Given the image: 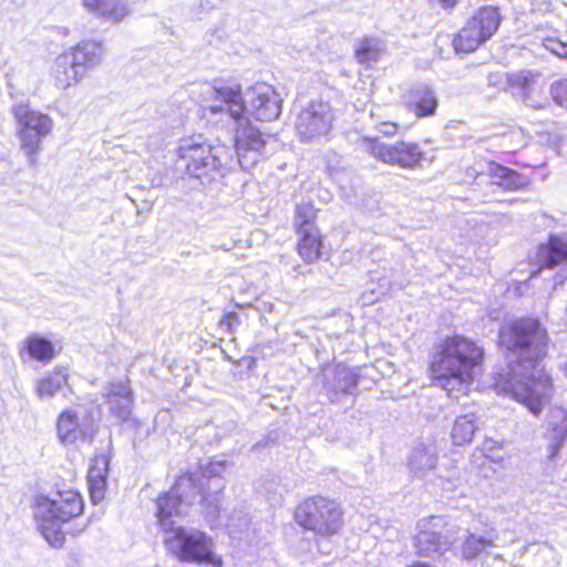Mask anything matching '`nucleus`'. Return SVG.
<instances>
[{
    "label": "nucleus",
    "instance_id": "5",
    "mask_svg": "<svg viewBox=\"0 0 567 567\" xmlns=\"http://www.w3.org/2000/svg\"><path fill=\"white\" fill-rule=\"evenodd\" d=\"M225 151L221 146H213L202 136L182 138L177 155L185 166V173L203 185L220 179L226 174L221 159Z\"/></svg>",
    "mask_w": 567,
    "mask_h": 567
},
{
    "label": "nucleus",
    "instance_id": "15",
    "mask_svg": "<svg viewBox=\"0 0 567 567\" xmlns=\"http://www.w3.org/2000/svg\"><path fill=\"white\" fill-rule=\"evenodd\" d=\"M403 100L416 117L432 116L439 104L434 89L423 82L412 84L403 95Z\"/></svg>",
    "mask_w": 567,
    "mask_h": 567
},
{
    "label": "nucleus",
    "instance_id": "17",
    "mask_svg": "<svg viewBox=\"0 0 567 567\" xmlns=\"http://www.w3.org/2000/svg\"><path fill=\"white\" fill-rule=\"evenodd\" d=\"M545 437L548 441V457L554 458L567 442V409L555 406L547 416Z\"/></svg>",
    "mask_w": 567,
    "mask_h": 567
},
{
    "label": "nucleus",
    "instance_id": "30",
    "mask_svg": "<svg viewBox=\"0 0 567 567\" xmlns=\"http://www.w3.org/2000/svg\"><path fill=\"white\" fill-rule=\"evenodd\" d=\"M300 239L298 243V251L300 257L307 264H311L320 257L321 254V236L319 230L298 233Z\"/></svg>",
    "mask_w": 567,
    "mask_h": 567
},
{
    "label": "nucleus",
    "instance_id": "32",
    "mask_svg": "<svg viewBox=\"0 0 567 567\" xmlns=\"http://www.w3.org/2000/svg\"><path fill=\"white\" fill-rule=\"evenodd\" d=\"M316 209L311 204H299L296 208L295 225L298 233L313 231L318 229L313 223Z\"/></svg>",
    "mask_w": 567,
    "mask_h": 567
},
{
    "label": "nucleus",
    "instance_id": "16",
    "mask_svg": "<svg viewBox=\"0 0 567 567\" xmlns=\"http://www.w3.org/2000/svg\"><path fill=\"white\" fill-rule=\"evenodd\" d=\"M430 523L419 524L420 532L414 537L416 554L423 557L437 558L451 548V540L441 533L427 527Z\"/></svg>",
    "mask_w": 567,
    "mask_h": 567
},
{
    "label": "nucleus",
    "instance_id": "42",
    "mask_svg": "<svg viewBox=\"0 0 567 567\" xmlns=\"http://www.w3.org/2000/svg\"><path fill=\"white\" fill-rule=\"evenodd\" d=\"M443 8L451 9L456 6L458 0H439Z\"/></svg>",
    "mask_w": 567,
    "mask_h": 567
},
{
    "label": "nucleus",
    "instance_id": "43",
    "mask_svg": "<svg viewBox=\"0 0 567 567\" xmlns=\"http://www.w3.org/2000/svg\"><path fill=\"white\" fill-rule=\"evenodd\" d=\"M553 52H555L557 55L559 56H563V55H566L567 56V52H564V53H560V52H557L556 50L553 49Z\"/></svg>",
    "mask_w": 567,
    "mask_h": 567
},
{
    "label": "nucleus",
    "instance_id": "34",
    "mask_svg": "<svg viewBox=\"0 0 567 567\" xmlns=\"http://www.w3.org/2000/svg\"><path fill=\"white\" fill-rule=\"evenodd\" d=\"M202 506L207 519L214 522L219 517L220 513V498L219 493H206L202 497Z\"/></svg>",
    "mask_w": 567,
    "mask_h": 567
},
{
    "label": "nucleus",
    "instance_id": "26",
    "mask_svg": "<svg viewBox=\"0 0 567 567\" xmlns=\"http://www.w3.org/2000/svg\"><path fill=\"white\" fill-rule=\"evenodd\" d=\"M489 175L494 179L495 184L506 190H519L529 184L527 176L495 163L489 165Z\"/></svg>",
    "mask_w": 567,
    "mask_h": 567
},
{
    "label": "nucleus",
    "instance_id": "37",
    "mask_svg": "<svg viewBox=\"0 0 567 567\" xmlns=\"http://www.w3.org/2000/svg\"><path fill=\"white\" fill-rule=\"evenodd\" d=\"M239 323V317L236 312H228L220 319L219 326L221 329L231 332L234 327Z\"/></svg>",
    "mask_w": 567,
    "mask_h": 567
},
{
    "label": "nucleus",
    "instance_id": "12",
    "mask_svg": "<svg viewBox=\"0 0 567 567\" xmlns=\"http://www.w3.org/2000/svg\"><path fill=\"white\" fill-rule=\"evenodd\" d=\"M333 112L329 103L313 101L305 106L296 120V131L303 142H311L326 136L333 122Z\"/></svg>",
    "mask_w": 567,
    "mask_h": 567
},
{
    "label": "nucleus",
    "instance_id": "8",
    "mask_svg": "<svg viewBox=\"0 0 567 567\" xmlns=\"http://www.w3.org/2000/svg\"><path fill=\"white\" fill-rule=\"evenodd\" d=\"M12 112L19 124L21 150L30 167L35 168L41 143L51 133L53 121L49 115L32 110L28 104L14 105Z\"/></svg>",
    "mask_w": 567,
    "mask_h": 567
},
{
    "label": "nucleus",
    "instance_id": "19",
    "mask_svg": "<svg viewBox=\"0 0 567 567\" xmlns=\"http://www.w3.org/2000/svg\"><path fill=\"white\" fill-rule=\"evenodd\" d=\"M66 53L71 55V59H74V64L84 78L90 70L101 63L104 48L102 42L86 40L71 48Z\"/></svg>",
    "mask_w": 567,
    "mask_h": 567
},
{
    "label": "nucleus",
    "instance_id": "11",
    "mask_svg": "<svg viewBox=\"0 0 567 567\" xmlns=\"http://www.w3.org/2000/svg\"><path fill=\"white\" fill-rule=\"evenodd\" d=\"M197 491L189 477H179L172 489L158 497L156 516L164 532L174 528L173 517L184 515L194 502Z\"/></svg>",
    "mask_w": 567,
    "mask_h": 567
},
{
    "label": "nucleus",
    "instance_id": "7",
    "mask_svg": "<svg viewBox=\"0 0 567 567\" xmlns=\"http://www.w3.org/2000/svg\"><path fill=\"white\" fill-rule=\"evenodd\" d=\"M340 506L326 497L316 496L305 499L295 512L296 522L322 537L336 535L342 528Z\"/></svg>",
    "mask_w": 567,
    "mask_h": 567
},
{
    "label": "nucleus",
    "instance_id": "35",
    "mask_svg": "<svg viewBox=\"0 0 567 567\" xmlns=\"http://www.w3.org/2000/svg\"><path fill=\"white\" fill-rule=\"evenodd\" d=\"M550 94L558 105L567 110V79L553 83L550 86Z\"/></svg>",
    "mask_w": 567,
    "mask_h": 567
},
{
    "label": "nucleus",
    "instance_id": "41",
    "mask_svg": "<svg viewBox=\"0 0 567 567\" xmlns=\"http://www.w3.org/2000/svg\"><path fill=\"white\" fill-rule=\"evenodd\" d=\"M379 131L386 136H392L396 133L398 125L395 123L385 122L380 125Z\"/></svg>",
    "mask_w": 567,
    "mask_h": 567
},
{
    "label": "nucleus",
    "instance_id": "21",
    "mask_svg": "<svg viewBox=\"0 0 567 567\" xmlns=\"http://www.w3.org/2000/svg\"><path fill=\"white\" fill-rule=\"evenodd\" d=\"M110 467V456L106 454L96 455L91 463L87 484L93 503L97 504L105 497L107 486V475Z\"/></svg>",
    "mask_w": 567,
    "mask_h": 567
},
{
    "label": "nucleus",
    "instance_id": "20",
    "mask_svg": "<svg viewBox=\"0 0 567 567\" xmlns=\"http://www.w3.org/2000/svg\"><path fill=\"white\" fill-rule=\"evenodd\" d=\"M83 7L96 18L118 23L130 14V9L124 0H81Z\"/></svg>",
    "mask_w": 567,
    "mask_h": 567
},
{
    "label": "nucleus",
    "instance_id": "10",
    "mask_svg": "<svg viewBox=\"0 0 567 567\" xmlns=\"http://www.w3.org/2000/svg\"><path fill=\"white\" fill-rule=\"evenodd\" d=\"M362 146L379 161L401 168H415L424 159V152L412 142L396 141L393 144H386L379 138L364 137Z\"/></svg>",
    "mask_w": 567,
    "mask_h": 567
},
{
    "label": "nucleus",
    "instance_id": "29",
    "mask_svg": "<svg viewBox=\"0 0 567 567\" xmlns=\"http://www.w3.org/2000/svg\"><path fill=\"white\" fill-rule=\"evenodd\" d=\"M477 429V417L474 413L458 415L451 431L453 443L455 445L470 443Z\"/></svg>",
    "mask_w": 567,
    "mask_h": 567
},
{
    "label": "nucleus",
    "instance_id": "13",
    "mask_svg": "<svg viewBox=\"0 0 567 567\" xmlns=\"http://www.w3.org/2000/svg\"><path fill=\"white\" fill-rule=\"evenodd\" d=\"M245 115L258 121L270 122L281 114L282 100L275 87L260 82L249 86L245 93Z\"/></svg>",
    "mask_w": 567,
    "mask_h": 567
},
{
    "label": "nucleus",
    "instance_id": "33",
    "mask_svg": "<svg viewBox=\"0 0 567 567\" xmlns=\"http://www.w3.org/2000/svg\"><path fill=\"white\" fill-rule=\"evenodd\" d=\"M336 390L341 393H352L357 388L358 375L350 369L338 368L336 371Z\"/></svg>",
    "mask_w": 567,
    "mask_h": 567
},
{
    "label": "nucleus",
    "instance_id": "38",
    "mask_svg": "<svg viewBox=\"0 0 567 567\" xmlns=\"http://www.w3.org/2000/svg\"><path fill=\"white\" fill-rule=\"evenodd\" d=\"M483 567H508L505 559L501 555L486 554L482 563Z\"/></svg>",
    "mask_w": 567,
    "mask_h": 567
},
{
    "label": "nucleus",
    "instance_id": "40",
    "mask_svg": "<svg viewBox=\"0 0 567 567\" xmlns=\"http://www.w3.org/2000/svg\"><path fill=\"white\" fill-rule=\"evenodd\" d=\"M441 486L446 491H454L461 484L460 475L443 476L440 475Z\"/></svg>",
    "mask_w": 567,
    "mask_h": 567
},
{
    "label": "nucleus",
    "instance_id": "14",
    "mask_svg": "<svg viewBox=\"0 0 567 567\" xmlns=\"http://www.w3.org/2000/svg\"><path fill=\"white\" fill-rule=\"evenodd\" d=\"M95 429L93 421L89 417L79 419L73 410H65L60 413L56 422V434L63 445H72L78 440L91 441Z\"/></svg>",
    "mask_w": 567,
    "mask_h": 567
},
{
    "label": "nucleus",
    "instance_id": "36",
    "mask_svg": "<svg viewBox=\"0 0 567 567\" xmlns=\"http://www.w3.org/2000/svg\"><path fill=\"white\" fill-rule=\"evenodd\" d=\"M225 467H226L225 461L209 462L204 467V474L207 476H210V477H217L225 471Z\"/></svg>",
    "mask_w": 567,
    "mask_h": 567
},
{
    "label": "nucleus",
    "instance_id": "9",
    "mask_svg": "<svg viewBox=\"0 0 567 567\" xmlns=\"http://www.w3.org/2000/svg\"><path fill=\"white\" fill-rule=\"evenodd\" d=\"M501 24L497 8L482 7L467 20L466 24L453 40L456 52H472L491 39Z\"/></svg>",
    "mask_w": 567,
    "mask_h": 567
},
{
    "label": "nucleus",
    "instance_id": "28",
    "mask_svg": "<svg viewBox=\"0 0 567 567\" xmlns=\"http://www.w3.org/2000/svg\"><path fill=\"white\" fill-rule=\"evenodd\" d=\"M66 380L68 374L65 368L56 367L51 373L37 382L35 392L38 398H52L66 383Z\"/></svg>",
    "mask_w": 567,
    "mask_h": 567
},
{
    "label": "nucleus",
    "instance_id": "18",
    "mask_svg": "<svg viewBox=\"0 0 567 567\" xmlns=\"http://www.w3.org/2000/svg\"><path fill=\"white\" fill-rule=\"evenodd\" d=\"M536 262L539 268L567 267V234L551 235L546 244L538 246Z\"/></svg>",
    "mask_w": 567,
    "mask_h": 567
},
{
    "label": "nucleus",
    "instance_id": "22",
    "mask_svg": "<svg viewBox=\"0 0 567 567\" xmlns=\"http://www.w3.org/2000/svg\"><path fill=\"white\" fill-rule=\"evenodd\" d=\"M19 355L21 360H24V358L28 357L47 364L55 357V350L53 343L49 339L38 333H30L20 344Z\"/></svg>",
    "mask_w": 567,
    "mask_h": 567
},
{
    "label": "nucleus",
    "instance_id": "27",
    "mask_svg": "<svg viewBox=\"0 0 567 567\" xmlns=\"http://www.w3.org/2000/svg\"><path fill=\"white\" fill-rule=\"evenodd\" d=\"M383 52L384 43L381 39L363 37L355 45L354 58L360 64L369 68L381 58Z\"/></svg>",
    "mask_w": 567,
    "mask_h": 567
},
{
    "label": "nucleus",
    "instance_id": "24",
    "mask_svg": "<svg viewBox=\"0 0 567 567\" xmlns=\"http://www.w3.org/2000/svg\"><path fill=\"white\" fill-rule=\"evenodd\" d=\"M106 402L113 414L122 421L127 420L133 404L132 391L128 384L124 382L111 383Z\"/></svg>",
    "mask_w": 567,
    "mask_h": 567
},
{
    "label": "nucleus",
    "instance_id": "25",
    "mask_svg": "<svg viewBox=\"0 0 567 567\" xmlns=\"http://www.w3.org/2000/svg\"><path fill=\"white\" fill-rule=\"evenodd\" d=\"M52 76L55 85L65 90L79 83L83 76L74 64V59L66 51L60 54L52 66Z\"/></svg>",
    "mask_w": 567,
    "mask_h": 567
},
{
    "label": "nucleus",
    "instance_id": "31",
    "mask_svg": "<svg viewBox=\"0 0 567 567\" xmlns=\"http://www.w3.org/2000/svg\"><path fill=\"white\" fill-rule=\"evenodd\" d=\"M493 546V542L482 536L468 534L462 545V556L464 559L471 560L484 553Z\"/></svg>",
    "mask_w": 567,
    "mask_h": 567
},
{
    "label": "nucleus",
    "instance_id": "39",
    "mask_svg": "<svg viewBox=\"0 0 567 567\" xmlns=\"http://www.w3.org/2000/svg\"><path fill=\"white\" fill-rule=\"evenodd\" d=\"M533 81H534V75L529 71L522 72L516 78L517 84L520 85L523 87V90L525 91L524 92L525 100H527V91H529L530 84Z\"/></svg>",
    "mask_w": 567,
    "mask_h": 567
},
{
    "label": "nucleus",
    "instance_id": "2",
    "mask_svg": "<svg viewBox=\"0 0 567 567\" xmlns=\"http://www.w3.org/2000/svg\"><path fill=\"white\" fill-rule=\"evenodd\" d=\"M214 100L206 106L210 115L235 127V148L238 163L244 171L256 166L264 156L266 141L258 127L245 115V96L239 84H215Z\"/></svg>",
    "mask_w": 567,
    "mask_h": 567
},
{
    "label": "nucleus",
    "instance_id": "23",
    "mask_svg": "<svg viewBox=\"0 0 567 567\" xmlns=\"http://www.w3.org/2000/svg\"><path fill=\"white\" fill-rule=\"evenodd\" d=\"M437 464V449L433 444L415 446L409 458V468L414 477H426Z\"/></svg>",
    "mask_w": 567,
    "mask_h": 567
},
{
    "label": "nucleus",
    "instance_id": "44",
    "mask_svg": "<svg viewBox=\"0 0 567 567\" xmlns=\"http://www.w3.org/2000/svg\"><path fill=\"white\" fill-rule=\"evenodd\" d=\"M218 491H221V487H218ZM220 494V492H218Z\"/></svg>",
    "mask_w": 567,
    "mask_h": 567
},
{
    "label": "nucleus",
    "instance_id": "4",
    "mask_svg": "<svg viewBox=\"0 0 567 567\" xmlns=\"http://www.w3.org/2000/svg\"><path fill=\"white\" fill-rule=\"evenodd\" d=\"M83 508L81 495L72 489L58 491L52 496H39L34 506L37 527L51 546L60 548L65 540L62 524L78 517Z\"/></svg>",
    "mask_w": 567,
    "mask_h": 567
},
{
    "label": "nucleus",
    "instance_id": "3",
    "mask_svg": "<svg viewBox=\"0 0 567 567\" xmlns=\"http://www.w3.org/2000/svg\"><path fill=\"white\" fill-rule=\"evenodd\" d=\"M484 359L483 349L462 336L446 338L431 362L434 381L451 398L466 393Z\"/></svg>",
    "mask_w": 567,
    "mask_h": 567
},
{
    "label": "nucleus",
    "instance_id": "1",
    "mask_svg": "<svg viewBox=\"0 0 567 567\" xmlns=\"http://www.w3.org/2000/svg\"><path fill=\"white\" fill-rule=\"evenodd\" d=\"M499 343L514 358L505 373H498L496 388L520 401L538 416L551 395L550 377L538 362L546 355L548 334L538 319L522 318L502 326Z\"/></svg>",
    "mask_w": 567,
    "mask_h": 567
},
{
    "label": "nucleus",
    "instance_id": "6",
    "mask_svg": "<svg viewBox=\"0 0 567 567\" xmlns=\"http://www.w3.org/2000/svg\"><path fill=\"white\" fill-rule=\"evenodd\" d=\"M167 550L181 561L221 567V558L213 553V542L195 528L176 527L166 533Z\"/></svg>",
    "mask_w": 567,
    "mask_h": 567
}]
</instances>
